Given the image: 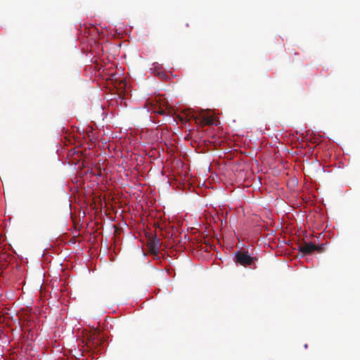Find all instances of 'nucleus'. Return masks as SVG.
<instances>
[{
  "instance_id": "1",
  "label": "nucleus",
  "mask_w": 360,
  "mask_h": 360,
  "mask_svg": "<svg viewBox=\"0 0 360 360\" xmlns=\"http://www.w3.org/2000/svg\"><path fill=\"white\" fill-rule=\"evenodd\" d=\"M103 338L99 330L95 329L90 333L86 338L84 347L86 349L93 351L94 353L100 352L103 344Z\"/></svg>"
},
{
  "instance_id": "2",
  "label": "nucleus",
  "mask_w": 360,
  "mask_h": 360,
  "mask_svg": "<svg viewBox=\"0 0 360 360\" xmlns=\"http://www.w3.org/2000/svg\"><path fill=\"white\" fill-rule=\"evenodd\" d=\"M256 260V257H251L247 252H237L236 253L235 261L238 264L244 266H252L255 265V262Z\"/></svg>"
},
{
  "instance_id": "3",
  "label": "nucleus",
  "mask_w": 360,
  "mask_h": 360,
  "mask_svg": "<svg viewBox=\"0 0 360 360\" xmlns=\"http://www.w3.org/2000/svg\"><path fill=\"white\" fill-rule=\"evenodd\" d=\"M148 246L152 254L157 255L159 252L161 244L157 236H154L148 238Z\"/></svg>"
},
{
  "instance_id": "4",
  "label": "nucleus",
  "mask_w": 360,
  "mask_h": 360,
  "mask_svg": "<svg viewBox=\"0 0 360 360\" xmlns=\"http://www.w3.org/2000/svg\"><path fill=\"white\" fill-rule=\"evenodd\" d=\"M316 245L312 242H304L303 244L299 245V250L304 255H310L316 249Z\"/></svg>"
},
{
  "instance_id": "5",
  "label": "nucleus",
  "mask_w": 360,
  "mask_h": 360,
  "mask_svg": "<svg viewBox=\"0 0 360 360\" xmlns=\"http://www.w3.org/2000/svg\"><path fill=\"white\" fill-rule=\"evenodd\" d=\"M148 110H151L155 113L160 115H167V108L159 105L158 101L155 103H150V107H148Z\"/></svg>"
},
{
  "instance_id": "6",
  "label": "nucleus",
  "mask_w": 360,
  "mask_h": 360,
  "mask_svg": "<svg viewBox=\"0 0 360 360\" xmlns=\"http://www.w3.org/2000/svg\"><path fill=\"white\" fill-rule=\"evenodd\" d=\"M201 123L203 125H212L213 124V118L212 117H203Z\"/></svg>"
},
{
  "instance_id": "7",
  "label": "nucleus",
  "mask_w": 360,
  "mask_h": 360,
  "mask_svg": "<svg viewBox=\"0 0 360 360\" xmlns=\"http://www.w3.org/2000/svg\"><path fill=\"white\" fill-rule=\"evenodd\" d=\"M316 249L315 251H317L319 253H321L324 251V244H321L320 245H316Z\"/></svg>"
}]
</instances>
